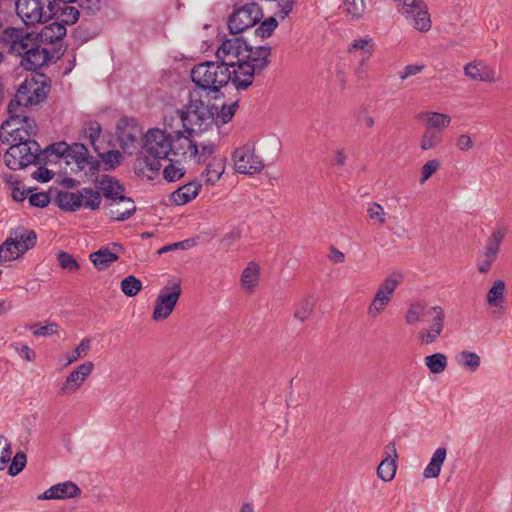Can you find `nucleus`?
Wrapping results in <instances>:
<instances>
[{
	"label": "nucleus",
	"mask_w": 512,
	"mask_h": 512,
	"mask_svg": "<svg viewBox=\"0 0 512 512\" xmlns=\"http://www.w3.org/2000/svg\"><path fill=\"white\" fill-rule=\"evenodd\" d=\"M175 120L174 116H166L164 118L165 129L151 128L143 136V157L137 159V168L140 172L145 174L149 179H153L161 168V160L169 159L171 162V129L172 122Z\"/></svg>",
	"instance_id": "1"
},
{
	"label": "nucleus",
	"mask_w": 512,
	"mask_h": 512,
	"mask_svg": "<svg viewBox=\"0 0 512 512\" xmlns=\"http://www.w3.org/2000/svg\"><path fill=\"white\" fill-rule=\"evenodd\" d=\"M216 112L215 104L205 103L201 89L193 88L188 95V102L182 109L175 110V119H180L185 132L192 136L212 128Z\"/></svg>",
	"instance_id": "2"
},
{
	"label": "nucleus",
	"mask_w": 512,
	"mask_h": 512,
	"mask_svg": "<svg viewBox=\"0 0 512 512\" xmlns=\"http://www.w3.org/2000/svg\"><path fill=\"white\" fill-rule=\"evenodd\" d=\"M229 62L206 61L195 65L191 69V79L195 84L194 88L201 89V93H217L222 87H225L229 81L233 83L234 70L230 71L227 67Z\"/></svg>",
	"instance_id": "3"
},
{
	"label": "nucleus",
	"mask_w": 512,
	"mask_h": 512,
	"mask_svg": "<svg viewBox=\"0 0 512 512\" xmlns=\"http://www.w3.org/2000/svg\"><path fill=\"white\" fill-rule=\"evenodd\" d=\"M242 63L234 69L233 85L237 90H246L253 83L255 75H259L270 63L271 48L259 46L253 48L248 44Z\"/></svg>",
	"instance_id": "4"
},
{
	"label": "nucleus",
	"mask_w": 512,
	"mask_h": 512,
	"mask_svg": "<svg viewBox=\"0 0 512 512\" xmlns=\"http://www.w3.org/2000/svg\"><path fill=\"white\" fill-rule=\"evenodd\" d=\"M50 85L45 81L38 82L34 77L26 78L18 87L14 98L10 100L7 107V113L11 119L18 117L17 111L23 110L32 105L40 104L46 101Z\"/></svg>",
	"instance_id": "5"
},
{
	"label": "nucleus",
	"mask_w": 512,
	"mask_h": 512,
	"mask_svg": "<svg viewBox=\"0 0 512 512\" xmlns=\"http://www.w3.org/2000/svg\"><path fill=\"white\" fill-rule=\"evenodd\" d=\"M4 154L6 166L11 170H19L31 164H45L41 156V148L36 140L11 141Z\"/></svg>",
	"instance_id": "6"
},
{
	"label": "nucleus",
	"mask_w": 512,
	"mask_h": 512,
	"mask_svg": "<svg viewBox=\"0 0 512 512\" xmlns=\"http://www.w3.org/2000/svg\"><path fill=\"white\" fill-rule=\"evenodd\" d=\"M101 201L100 192L91 188H82L76 193L59 191L55 199L61 210L70 212L78 210L81 206L96 210L100 207Z\"/></svg>",
	"instance_id": "7"
},
{
	"label": "nucleus",
	"mask_w": 512,
	"mask_h": 512,
	"mask_svg": "<svg viewBox=\"0 0 512 512\" xmlns=\"http://www.w3.org/2000/svg\"><path fill=\"white\" fill-rule=\"evenodd\" d=\"M50 0H16V13L25 25L46 23L55 15Z\"/></svg>",
	"instance_id": "8"
},
{
	"label": "nucleus",
	"mask_w": 512,
	"mask_h": 512,
	"mask_svg": "<svg viewBox=\"0 0 512 512\" xmlns=\"http://www.w3.org/2000/svg\"><path fill=\"white\" fill-rule=\"evenodd\" d=\"M263 17L260 6L255 2H249L236 8L228 19L230 34L238 35L246 29L255 26Z\"/></svg>",
	"instance_id": "9"
},
{
	"label": "nucleus",
	"mask_w": 512,
	"mask_h": 512,
	"mask_svg": "<svg viewBox=\"0 0 512 512\" xmlns=\"http://www.w3.org/2000/svg\"><path fill=\"white\" fill-rule=\"evenodd\" d=\"M180 280H169L158 294L152 314L154 321H163L173 312L181 295Z\"/></svg>",
	"instance_id": "10"
},
{
	"label": "nucleus",
	"mask_w": 512,
	"mask_h": 512,
	"mask_svg": "<svg viewBox=\"0 0 512 512\" xmlns=\"http://www.w3.org/2000/svg\"><path fill=\"white\" fill-rule=\"evenodd\" d=\"M18 117L11 119L8 118L2 123L1 130L7 131L9 138L4 142L32 140L31 137L37 134V124L35 119L27 116L25 110L23 112L17 111Z\"/></svg>",
	"instance_id": "11"
},
{
	"label": "nucleus",
	"mask_w": 512,
	"mask_h": 512,
	"mask_svg": "<svg viewBox=\"0 0 512 512\" xmlns=\"http://www.w3.org/2000/svg\"><path fill=\"white\" fill-rule=\"evenodd\" d=\"M37 235L34 230H25L17 228L11 232V236L7 238L0 246V262H6L16 259L9 251V246H14L17 254H24L36 245Z\"/></svg>",
	"instance_id": "12"
},
{
	"label": "nucleus",
	"mask_w": 512,
	"mask_h": 512,
	"mask_svg": "<svg viewBox=\"0 0 512 512\" xmlns=\"http://www.w3.org/2000/svg\"><path fill=\"white\" fill-rule=\"evenodd\" d=\"M39 39L33 35V38L27 41V45L17 52V56L21 57L20 65L28 71H36L47 64L52 55L48 49L40 46Z\"/></svg>",
	"instance_id": "13"
},
{
	"label": "nucleus",
	"mask_w": 512,
	"mask_h": 512,
	"mask_svg": "<svg viewBox=\"0 0 512 512\" xmlns=\"http://www.w3.org/2000/svg\"><path fill=\"white\" fill-rule=\"evenodd\" d=\"M248 43L242 36L233 35L232 38L225 39L216 51V59L222 62H229V68L237 67L242 63L244 55L247 52Z\"/></svg>",
	"instance_id": "14"
},
{
	"label": "nucleus",
	"mask_w": 512,
	"mask_h": 512,
	"mask_svg": "<svg viewBox=\"0 0 512 512\" xmlns=\"http://www.w3.org/2000/svg\"><path fill=\"white\" fill-rule=\"evenodd\" d=\"M235 170L241 174H257L264 168V163L254 153V148L244 145L233 152Z\"/></svg>",
	"instance_id": "15"
},
{
	"label": "nucleus",
	"mask_w": 512,
	"mask_h": 512,
	"mask_svg": "<svg viewBox=\"0 0 512 512\" xmlns=\"http://www.w3.org/2000/svg\"><path fill=\"white\" fill-rule=\"evenodd\" d=\"M116 133L122 149L134 146L143 133L135 118L122 117L116 125Z\"/></svg>",
	"instance_id": "16"
},
{
	"label": "nucleus",
	"mask_w": 512,
	"mask_h": 512,
	"mask_svg": "<svg viewBox=\"0 0 512 512\" xmlns=\"http://www.w3.org/2000/svg\"><path fill=\"white\" fill-rule=\"evenodd\" d=\"M94 364L86 361L73 370L63 382L59 389L60 395H71L75 393L83 384L85 379L91 374Z\"/></svg>",
	"instance_id": "17"
},
{
	"label": "nucleus",
	"mask_w": 512,
	"mask_h": 512,
	"mask_svg": "<svg viewBox=\"0 0 512 512\" xmlns=\"http://www.w3.org/2000/svg\"><path fill=\"white\" fill-rule=\"evenodd\" d=\"M104 205L106 215L114 221H125L136 212L134 201L130 197H117Z\"/></svg>",
	"instance_id": "18"
},
{
	"label": "nucleus",
	"mask_w": 512,
	"mask_h": 512,
	"mask_svg": "<svg viewBox=\"0 0 512 512\" xmlns=\"http://www.w3.org/2000/svg\"><path fill=\"white\" fill-rule=\"evenodd\" d=\"M431 310L434 314L433 324L429 329L423 328L417 334V338L420 343L425 345L434 343L441 335L444 328L445 313L443 308L440 306H433L431 307Z\"/></svg>",
	"instance_id": "19"
},
{
	"label": "nucleus",
	"mask_w": 512,
	"mask_h": 512,
	"mask_svg": "<svg viewBox=\"0 0 512 512\" xmlns=\"http://www.w3.org/2000/svg\"><path fill=\"white\" fill-rule=\"evenodd\" d=\"M34 32H27L23 28L8 27L3 30L0 42L9 44V53L17 54L33 38Z\"/></svg>",
	"instance_id": "20"
},
{
	"label": "nucleus",
	"mask_w": 512,
	"mask_h": 512,
	"mask_svg": "<svg viewBox=\"0 0 512 512\" xmlns=\"http://www.w3.org/2000/svg\"><path fill=\"white\" fill-rule=\"evenodd\" d=\"M171 155L180 158H187L197 152V143L190 139V136H185L181 130L171 129Z\"/></svg>",
	"instance_id": "21"
},
{
	"label": "nucleus",
	"mask_w": 512,
	"mask_h": 512,
	"mask_svg": "<svg viewBox=\"0 0 512 512\" xmlns=\"http://www.w3.org/2000/svg\"><path fill=\"white\" fill-rule=\"evenodd\" d=\"M81 494V489L72 481H65L51 486L39 499L52 500V499H67L78 497Z\"/></svg>",
	"instance_id": "22"
},
{
	"label": "nucleus",
	"mask_w": 512,
	"mask_h": 512,
	"mask_svg": "<svg viewBox=\"0 0 512 512\" xmlns=\"http://www.w3.org/2000/svg\"><path fill=\"white\" fill-rule=\"evenodd\" d=\"M97 184L103 196L109 201H116L117 197H124L125 187L110 175L104 174Z\"/></svg>",
	"instance_id": "23"
},
{
	"label": "nucleus",
	"mask_w": 512,
	"mask_h": 512,
	"mask_svg": "<svg viewBox=\"0 0 512 512\" xmlns=\"http://www.w3.org/2000/svg\"><path fill=\"white\" fill-rule=\"evenodd\" d=\"M66 33L67 30L64 24L55 21L44 26L39 33L34 32V36H37V39L41 42L52 44L62 40L66 36Z\"/></svg>",
	"instance_id": "24"
},
{
	"label": "nucleus",
	"mask_w": 512,
	"mask_h": 512,
	"mask_svg": "<svg viewBox=\"0 0 512 512\" xmlns=\"http://www.w3.org/2000/svg\"><path fill=\"white\" fill-rule=\"evenodd\" d=\"M467 77L475 81L493 82L495 81V72L487 65L477 62H470L464 68Z\"/></svg>",
	"instance_id": "25"
},
{
	"label": "nucleus",
	"mask_w": 512,
	"mask_h": 512,
	"mask_svg": "<svg viewBox=\"0 0 512 512\" xmlns=\"http://www.w3.org/2000/svg\"><path fill=\"white\" fill-rule=\"evenodd\" d=\"M201 189V184L190 182L172 192L170 198L176 205H184L195 199Z\"/></svg>",
	"instance_id": "26"
},
{
	"label": "nucleus",
	"mask_w": 512,
	"mask_h": 512,
	"mask_svg": "<svg viewBox=\"0 0 512 512\" xmlns=\"http://www.w3.org/2000/svg\"><path fill=\"white\" fill-rule=\"evenodd\" d=\"M402 281L403 275L401 273H392L378 286L374 297H382L384 301L390 302L396 288Z\"/></svg>",
	"instance_id": "27"
},
{
	"label": "nucleus",
	"mask_w": 512,
	"mask_h": 512,
	"mask_svg": "<svg viewBox=\"0 0 512 512\" xmlns=\"http://www.w3.org/2000/svg\"><path fill=\"white\" fill-rule=\"evenodd\" d=\"M375 50V42L369 37L365 36L364 38L355 39L349 46L347 51L349 53H354L356 51H360L361 62L360 65H364V63L372 56Z\"/></svg>",
	"instance_id": "28"
},
{
	"label": "nucleus",
	"mask_w": 512,
	"mask_h": 512,
	"mask_svg": "<svg viewBox=\"0 0 512 512\" xmlns=\"http://www.w3.org/2000/svg\"><path fill=\"white\" fill-rule=\"evenodd\" d=\"M53 12L55 13L53 19L59 20L65 27L75 24L80 17V10L68 4L57 3V8Z\"/></svg>",
	"instance_id": "29"
},
{
	"label": "nucleus",
	"mask_w": 512,
	"mask_h": 512,
	"mask_svg": "<svg viewBox=\"0 0 512 512\" xmlns=\"http://www.w3.org/2000/svg\"><path fill=\"white\" fill-rule=\"evenodd\" d=\"M91 262L94 264L96 269L103 271L107 269L113 262L119 259L116 253H113L109 248H100L98 251L93 252L89 256Z\"/></svg>",
	"instance_id": "30"
},
{
	"label": "nucleus",
	"mask_w": 512,
	"mask_h": 512,
	"mask_svg": "<svg viewBox=\"0 0 512 512\" xmlns=\"http://www.w3.org/2000/svg\"><path fill=\"white\" fill-rule=\"evenodd\" d=\"M225 160L226 159L224 157H213L208 163L206 169L202 173L206 184H214L220 179L225 170Z\"/></svg>",
	"instance_id": "31"
},
{
	"label": "nucleus",
	"mask_w": 512,
	"mask_h": 512,
	"mask_svg": "<svg viewBox=\"0 0 512 512\" xmlns=\"http://www.w3.org/2000/svg\"><path fill=\"white\" fill-rule=\"evenodd\" d=\"M447 455L446 448L439 447L434 452L430 463L424 469V477L425 478H437L440 474L441 467L445 461Z\"/></svg>",
	"instance_id": "32"
},
{
	"label": "nucleus",
	"mask_w": 512,
	"mask_h": 512,
	"mask_svg": "<svg viewBox=\"0 0 512 512\" xmlns=\"http://www.w3.org/2000/svg\"><path fill=\"white\" fill-rule=\"evenodd\" d=\"M88 148L82 143H73L68 145L67 153H65V159H72L79 170L85 169V161H87Z\"/></svg>",
	"instance_id": "33"
},
{
	"label": "nucleus",
	"mask_w": 512,
	"mask_h": 512,
	"mask_svg": "<svg viewBox=\"0 0 512 512\" xmlns=\"http://www.w3.org/2000/svg\"><path fill=\"white\" fill-rule=\"evenodd\" d=\"M418 118L425 117L427 119L426 128L428 130L439 129L443 130L449 126L451 118L449 115L439 112H421Z\"/></svg>",
	"instance_id": "34"
},
{
	"label": "nucleus",
	"mask_w": 512,
	"mask_h": 512,
	"mask_svg": "<svg viewBox=\"0 0 512 512\" xmlns=\"http://www.w3.org/2000/svg\"><path fill=\"white\" fill-rule=\"evenodd\" d=\"M259 265L255 262H250L243 270L241 275V284L248 292H253L258 285L259 279Z\"/></svg>",
	"instance_id": "35"
},
{
	"label": "nucleus",
	"mask_w": 512,
	"mask_h": 512,
	"mask_svg": "<svg viewBox=\"0 0 512 512\" xmlns=\"http://www.w3.org/2000/svg\"><path fill=\"white\" fill-rule=\"evenodd\" d=\"M238 100L227 105L223 104L220 109L216 106V112H214L213 118H215V125L217 128L227 124L235 115L237 108L239 107Z\"/></svg>",
	"instance_id": "36"
},
{
	"label": "nucleus",
	"mask_w": 512,
	"mask_h": 512,
	"mask_svg": "<svg viewBox=\"0 0 512 512\" xmlns=\"http://www.w3.org/2000/svg\"><path fill=\"white\" fill-rule=\"evenodd\" d=\"M432 313L433 311L431 308L427 310L425 304L421 302H415L409 305L405 315V321L408 325H414L421 321L426 315Z\"/></svg>",
	"instance_id": "37"
},
{
	"label": "nucleus",
	"mask_w": 512,
	"mask_h": 512,
	"mask_svg": "<svg viewBox=\"0 0 512 512\" xmlns=\"http://www.w3.org/2000/svg\"><path fill=\"white\" fill-rule=\"evenodd\" d=\"M315 300L312 296H307L299 301L294 310V318L301 323L305 322L313 313Z\"/></svg>",
	"instance_id": "38"
},
{
	"label": "nucleus",
	"mask_w": 512,
	"mask_h": 512,
	"mask_svg": "<svg viewBox=\"0 0 512 512\" xmlns=\"http://www.w3.org/2000/svg\"><path fill=\"white\" fill-rule=\"evenodd\" d=\"M97 27L92 21L83 18L81 24L73 31V36L76 40L86 42L97 35Z\"/></svg>",
	"instance_id": "39"
},
{
	"label": "nucleus",
	"mask_w": 512,
	"mask_h": 512,
	"mask_svg": "<svg viewBox=\"0 0 512 512\" xmlns=\"http://www.w3.org/2000/svg\"><path fill=\"white\" fill-rule=\"evenodd\" d=\"M98 157L103 161L105 171L114 170L116 167L121 165L124 160L122 153L118 150H109L107 152H101L99 150Z\"/></svg>",
	"instance_id": "40"
},
{
	"label": "nucleus",
	"mask_w": 512,
	"mask_h": 512,
	"mask_svg": "<svg viewBox=\"0 0 512 512\" xmlns=\"http://www.w3.org/2000/svg\"><path fill=\"white\" fill-rule=\"evenodd\" d=\"M424 362L431 373H442L447 367V357L442 353L426 356Z\"/></svg>",
	"instance_id": "41"
},
{
	"label": "nucleus",
	"mask_w": 512,
	"mask_h": 512,
	"mask_svg": "<svg viewBox=\"0 0 512 512\" xmlns=\"http://www.w3.org/2000/svg\"><path fill=\"white\" fill-rule=\"evenodd\" d=\"M67 149L68 144L65 141L55 142L48 145L44 150H41V156L45 158V164L47 163V159L52 155L55 156L54 162H57L60 158H64Z\"/></svg>",
	"instance_id": "42"
},
{
	"label": "nucleus",
	"mask_w": 512,
	"mask_h": 512,
	"mask_svg": "<svg viewBox=\"0 0 512 512\" xmlns=\"http://www.w3.org/2000/svg\"><path fill=\"white\" fill-rule=\"evenodd\" d=\"M396 468L395 459L385 458L377 468V476L384 482H389L395 477Z\"/></svg>",
	"instance_id": "43"
},
{
	"label": "nucleus",
	"mask_w": 512,
	"mask_h": 512,
	"mask_svg": "<svg viewBox=\"0 0 512 512\" xmlns=\"http://www.w3.org/2000/svg\"><path fill=\"white\" fill-rule=\"evenodd\" d=\"M505 283L503 280H496L487 294V302L494 307L499 306L504 298Z\"/></svg>",
	"instance_id": "44"
},
{
	"label": "nucleus",
	"mask_w": 512,
	"mask_h": 512,
	"mask_svg": "<svg viewBox=\"0 0 512 512\" xmlns=\"http://www.w3.org/2000/svg\"><path fill=\"white\" fill-rule=\"evenodd\" d=\"M120 287L127 297H134L141 291L142 282L135 276L129 275L121 281Z\"/></svg>",
	"instance_id": "45"
},
{
	"label": "nucleus",
	"mask_w": 512,
	"mask_h": 512,
	"mask_svg": "<svg viewBox=\"0 0 512 512\" xmlns=\"http://www.w3.org/2000/svg\"><path fill=\"white\" fill-rule=\"evenodd\" d=\"M498 252L485 247L484 252L477 260V269L480 273H487L497 258Z\"/></svg>",
	"instance_id": "46"
},
{
	"label": "nucleus",
	"mask_w": 512,
	"mask_h": 512,
	"mask_svg": "<svg viewBox=\"0 0 512 512\" xmlns=\"http://www.w3.org/2000/svg\"><path fill=\"white\" fill-rule=\"evenodd\" d=\"M344 6L347 15L353 20L362 18L366 11L365 0H345Z\"/></svg>",
	"instance_id": "47"
},
{
	"label": "nucleus",
	"mask_w": 512,
	"mask_h": 512,
	"mask_svg": "<svg viewBox=\"0 0 512 512\" xmlns=\"http://www.w3.org/2000/svg\"><path fill=\"white\" fill-rule=\"evenodd\" d=\"M441 142V135L439 132L428 130L423 133L420 141L422 150H430L435 148Z\"/></svg>",
	"instance_id": "48"
},
{
	"label": "nucleus",
	"mask_w": 512,
	"mask_h": 512,
	"mask_svg": "<svg viewBox=\"0 0 512 512\" xmlns=\"http://www.w3.org/2000/svg\"><path fill=\"white\" fill-rule=\"evenodd\" d=\"M215 152V144L209 142L207 144L197 143V152L191 155V158H195L198 164L204 163L207 159L212 156Z\"/></svg>",
	"instance_id": "49"
},
{
	"label": "nucleus",
	"mask_w": 512,
	"mask_h": 512,
	"mask_svg": "<svg viewBox=\"0 0 512 512\" xmlns=\"http://www.w3.org/2000/svg\"><path fill=\"white\" fill-rule=\"evenodd\" d=\"M86 136L90 140V144L92 145L94 151L99 153V146L96 144V141L99 139L101 134V126L97 121H89L86 124L85 128Z\"/></svg>",
	"instance_id": "50"
},
{
	"label": "nucleus",
	"mask_w": 512,
	"mask_h": 512,
	"mask_svg": "<svg viewBox=\"0 0 512 512\" xmlns=\"http://www.w3.org/2000/svg\"><path fill=\"white\" fill-rule=\"evenodd\" d=\"M57 260L62 269L69 272L77 271L80 268L77 260L68 252L61 251L57 254Z\"/></svg>",
	"instance_id": "51"
},
{
	"label": "nucleus",
	"mask_w": 512,
	"mask_h": 512,
	"mask_svg": "<svg viewBox=\"0 0 512 512\" xmlns=\"http://www.w3.org/2000/svg\"><path fill=\"white\" fill-rule=\"evenodd\" d=\"M87 166V169H84L85 176L91 178L94 183H98L100 180L99 178V172L101 168L100 161L96 159L93 156H90L88 154L87 161H85V167Z\"/></svg>",
	"instance_id": "52"
},
{
	"label": "nucleus",
	"mask_w": 512,
	"mask_h": 512,
	"mask_svg": "<svg viewBox=\"0 0 512 512\" xmlns=\"http://www.w3.org/2000/svg\"><path fill=\"white\" fill-rule=\"evenodd\" d=\"M278 22L274 17L265 19L255 30L256 36L261 38H267L272 35L274 30L277 28Z\"/></svg>",
	"instance_id": "53"
},
{
	"label": "nucleus",
	"mask_w": 512,
	"mask_h": 512,
	"mask_svg": "<svg viewBox=\"0 0 512 512\" xmlns=\"http://www.w3.org/2000/svg\"><path fill=\"white\" fill-rule=\"evenodd\" d=\"M367 213L371 221H374L379 225H383L386 223V213L384 211V208L379 203H372L368 207Z\"/></svg>",
	"instance_id": "54"
},
{
	"label": "nucleus",
	"mask_w": 512,
	"mask_h": 512,
	"mask_svg": "<svg viewBox=\"0 0 512 512\" xmlns=\"http://www.w3.org/2000/svg\"><path fill=\"white\" fill-rule=\"evenodd\" d=\"M27 457L23 452H17L12 459V462L8 468V474L10 476L18 475L26 466Z\"/></svg>",
	"instance_id": "55"
},
{
	"label": "nucleus",
	"mask_w": 512,
	"mask_h": 512,
	"mask_svg": "<svg viewBox=\"0 0 512 512\" xmlns=\"http://www.w3.org/2000/svg\"><path fill=\"white\" fill-rule=\"evenodd\" d=\"M460 357L462 359V365L471 371H476L480 366V357L470 351H462L460 353Z\"/></svg>",
	"instance_id": "56"
},
{
	"label": "nucleus",
	"mask_w": 512,
	"mask_h": 512,
	"mask_svg": "<svg viewBox=\"0 0 512 512\" xmlns=\"http://www.w3.org/2000/svg\"><path fill=\"white\" fill-rule=\"evenodd\" d=\"M389 302L383 300L382 297H373L370 303L367 314L370 318H377L387 307Z\"/></svg>",
	"instance_id": "57"
},
{
	"label": "nucleus",
	"mask_w": 512,
	"mask_h": 512,
	"mask_svg": "<svg viewBox=\"0 0 512 512\" xmlns=\"http://www.w3.org/2000/svg\"><path fill=\"white\" fill-rule=\"evenodd\" d=\"M79 8L80 14L92 16L100 10L101 3L100 0H81Z\"/></svg>",
	"instance_id": "58"
},
{
	"label": "nucleus",
	"mask_w": 512,
	"mask_h": 512,
	"mask_svg": "<svg viewBox=\"0 0 512 512\" xmlns=\"http://www.w3.org/2000/svg\"><path fill=\"white\" fill-rule=\"evenodd\" d=\"M6 438L0 435V470H3L6 464L11 460L12 449Z\"/></svg>",
	"instance_id": "59"
},
{
	"label": "nucleus",
	"mask_w": 512,
	"mask_h": 512,
	"mask_svg": "<svg viewBox=\"0 0 512 512\" xmlns=\"http://www.w3.org/2000/svg\"><path fill=\"white\" fill-rule=\"evenodd\" d=\"M440 165V161L437 159L426 162L422 167L420 183H425L440 168Z\"/></svg>",
	"instance_id": "60"
},
{
	"label": "nucleus",
	"mask_w": 512,
	"mask_h": 512,
	"mask_svg": "<svg viewBox=\"0 0 512 512\" xmlns=\"http://www.w3.org/2000/svg\"><path fill=\"white\" fill-rule=\"evenodd\" d=\"M184 175V170L170 163L163 170V177L168 182L179 180Z\"/></svg>",
	"instance_id": "61"
},
{
	"label": "nucleus",
	"mask_w": 512,
	"mask_h": 512,
	"mask_svg": "<svg viewBox=\"0 0 512 512\" xmlns=\"http://www.w3.org/2000/svg\"><path fill=\"white\" fill-rule=\"evenodd\" d=\"M90 349V339L84 338L81 343L75 348V350L68 357V364L72 363L79 358L86 356Z\"/></svg>",
	"instance_id": "62"
},
{
	"label": "nucleus",
	"mask_w": 512,
	"mask_h": 512,
	"mask_svg": "<svg viewBox=\"0 0 512 512\" xmlns=\"http://www.w3.org/2000/svg\"><path fill=\"white\" fill-rule=\"evenodd\" d=\"M28 200L31 206L44 208L50 203V196L46 192H39L31 194Z\"/></svg>",
	"instance_id": "63"
},
{
	"label": "nucleus",
	"mask_w": 512,
	"mask_h": 512,
	"mask_svg": "<svg viewBox=\"0 0 512 512\" xmlns=\"http://www.w3.org/2000/svg\"><path fill=\"white\" fill-rule=\"evenodd\" d=\"M505 236V231L501 228L493 231L491 237L487 240L486 246L487 248H491L492 250L499 252L500 244L503 241Z\"/></svg>",
	"instance_id": "64"
}]
</instances>
